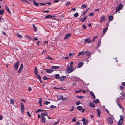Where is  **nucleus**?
<instances>
[{"label": "nucleus", "mask_w": 125, "mask_h": 125, "mask_svg": "<svg viewBox=\"0 0 125 125\" xmlns=\"http://www.w3.org/2000/svg\"><path fill=\"white\" fill-rule=\"evenodd\" d=\"M121 118L118 122V125H121L123 121L124 116L123 115H120Z\"/></svg>", "instance_id": "f257e3e1"}, {"label": "nucleus", "mask_w": 125, "mask_h": 125, "mask_svg": "<svg viewBox=\"0 0 125 125\" xmlns=\"http://www.w3.org/2000/svg\"><path fill=\"white\" fill-rule=\"evenodd\" d=\"M67 72L68 73H70L73 71V70L72 69L73 68H70L69 65H67Z\"/></svg>", "instance_id": "f03ea898"}, {"label": "nucleus", "mask_w": 125, "mask_h": 125, "mask_svg": "<svg viewBox=\"0 0 125 125\" xmlns=\"http://www.w3.org/2000/svg\"><path fill=\"white\" fill-rule=\"evenodd\" d=\"M107 121L110 124H112L113 123V120L112 117H108L107 118Z\"/></svg>", "instance_id": "7ed1b4c3"}, {"label": "nucleus", "mask_w": 125, "mask_h": 125, "mask_svg": "<svg viewBox=\"0 0 125 125\" xmlns=\"http://www.w3.org/2000/svg\"><path fill=\"white\" fill-rule=\"evenodd\" d=\"M123 7V6L122 4L118 5V7L116 8V11L117 12L120 10Z\"/></svg>", "instance_id": "20e7f679"}, {"label": "nucleus", "mask_w": 125, "mask_h": 125, "mask_svg": "<svg viewBox=\"0 0 125 125\" xmlns=\"http://www.w3.org/2000/svg\"><path fill=\"white\" fill-rule=\"evenodd\" d=\"M21 106V111L22 113H23L24 111V107L23 103H21L20 104Z\"/></svg>", "instance_id": "39448f33"}, {"label": "nucleus", "mask_w": 125, "mask_h": 125, "mask_svg": "<svg viewBox=\"0 0 125 125\" xmlns=\"http://www.w3.org/2000/svg\"><path fill=\"white\" fill-rule=\"evenodd\" d=\"M82 121L83 122V124L84 125H86L88 123V120H86L85 118H83L82 120Z\"/></svg>", "instance_id": "423d86ee"}, {"label": "nucleus", "mask_w": 125, "mask_h": 125, "mask_svg": "<svg viewBox=\"0 0 125 125\" xmlns=\"http://www.w3.org/2000/svg\"><path fill=\"white\" fill-rule=\"evenodd\" d=\"M43 69L46 70L47 73H51L53 71V70L52 69Z\"/></svg>", "instance_id": "0eeeda50"}, {"label": "nucleus", "mask_w": 125, "mask_h": 125, "mask_svg": "<svg viewBox=\"0 0 125 125\" xmlns=\"http://www.w3.org/2000/svg\"><path fill=\"white\" fill-rule=\"evenodd\" d=\"M105 20V17L104 15L102 16L100 20V22H102L103 21H104Z\"/></svg>", "instance_id": "6e6552de"}, {"label": "nucleus", "mask_w": 125, "mask_h": 125, "mask_svg": "<svg viewBox=\"0 0 125 125\" xmlns=\"http://www.w3.org/2000/svg\"><path fill=\"white\" fill-rule=\"evenodd\" d=\"M91 42V40L89 38H87L84 40V42L86 43H89Z\"/></svg>", "instance_id": "1a4fd4ad"}, {"label": "nucleus", "mask_w": 125, "mask_h": 125, "mask_svg": "<svg viewBox=\"0 0 125 125\" xmlns=\"http://www.w3.org/2000/svg\"><path fill=\"white\" fill-rule=\"evenodd\" d=\"M19 62H17L14 65L15 68V70H17L19 66Z\"/></svg>", "instance_id": "9d476101"}, {"label": "nucleus", "mask_w": 125, "mask_h": 125, "mask_svg": "<svg viewBox=\"0 0 125 125\" xmlns=\"http://www.w3.org/2000/svg\"><path fill=\"white\" fill-rule=\"evenodd\" d=\"M23 68V66L22 64H21L20 67L19 69L18 73H19L22 71Z\"/></svg>", "instance_id": "9b49d317"}, {"label": "nucleus", "mask_w": 125, "mask_h": 125, "mask_svg": "<svg viewBox=\"0 0 125 125\" xmlns=\"http://www.w3.org/2000/svg\"><path fill=\"white\" fill-rule=\"evenodd\" d=\"M86 54L87 56H90L91 54L88 51H86L85 52V54Z\"/></svg>", "instance_id": "f8f14e48"}, {"label": "nucleus", "mask_w": 125, "mask_h": 125, "mask_svg": "<svg viewBox=\"0 0 125 125\" xmlns=\"http://www.w3.org/2000/svg\"><path fill=\"white\" fill-rule=\"evenodd\" d=\"M57 98L59 100L62 98L63 96L61 94H59L57 96Z\"/></svg>", "instance_id": "ddd939ff"}, {"label": "nucleus", "mask_w": 125, "mask_h": 125, "mask_svg": "<svg viewBox=\"0 0 125 125\" xmlns=\"http://www.w3.org/2000/svg\"><path fill=\"white\" fill-rule=\"evenodd\" d=\"M84 54L85 52L84 51H82L79 53L78 55H77V57H78L81 55H84Z\"/></svg>", "instance_id": "4468645a"}, {"label": "nucleus", "mask_w": 125, "mask_h": 125, "mask_svg": "<svg viewBox=\"0 0 125 125\" xmlns=\"http://www.w3.org/2000/svg\"><path fill=\"white\" fill-rule=\"evenodd\" d=\"M90 94L92 96V98L93 99H95V97L94 95V94L93 93L92 91H90Z\"/></svg>", "instance_id": "2eb2a0df"}, {"label": "nucleus", "mask_w": 125, "mask_h": 125, "mask_svg": "<svg viewBox=\"0 0 125 125\" xmlns=\"http://www.w3.org/2000/svg\"><path fill=\"white\" fill-rule=\"evenodd\" d=\"M45 118L44 117H42L41 121L43 123H44L45 122Z\"/></svg>", "instance_id": "dca6fc26"}, {"label": "nucleus", "mask_w": 125, "mask_h": 125, "mask_svg": "<svg viewBox=\"0 0 125 125\" xmlns=\"http://www.w3.org/2000/svg\"><path fill=\"white\" fill-rule=\"evenodd\" d=\"M71 34L69 33L66 34L64 38V39H66L69 38L71 35Z\"/></svg>", "instance_id": "f3484780"}, {"label": "nucleus", "mask_w": 125, "mask_h": 125, "mask_svg": "<svg viewBox=\"0 0 125 125\" xmlns=\"http://www.w3.org/2000/svg\"><path fill=\"white\" fill-rule=\"evenodd\" d=\"M97 111L98 114L97 116L99 117L101 113V110L100 109H97Z\"/></svg>", "instance_id": "a211bd4d"}, {"label": "nucleus", "mask_w": 125, "mask_h": 125, "mask_svg": "<svg viewBox=\"0 0 125 125\" xmlns=\"http://www.w3.org/2000/svg\"><path fill=\"white\" fill-rule=\"evenodd\" d=\"M108 18L109 19V21H111L113 20V17L112 16H108Z\"/></svg>", "instance_id": "6ab92c4d"}, {"label": "nucleus", "mask_w": 125, "mask_h": 125, "mask_svg": "<svg viewBox=\"0 0 125 125\" xmlns=\"http://www.w3.org/2000/svg\"><path fill=\"white\" fill-rule=\"evenodd\" d=\"M89 105L91 107H95V105L92 103H89Z\"/></svg>", "instance_id": "aec40b11"}, {"label": "nucleus", "mask_w": 125, "mask_h": 125, "mask_svg": "<svg viewBox=\"0 0 125 125\" xmlns=\"http://www.w3.org/2000/svg\"><path fill=\"white\" fill-rule=\"evenodd\" d=\"M66 78V76H61L59 78V79L61 81H63V80L65 79Z\"/></svg>", "instance_id": "412c9836"}, {"label": "nucleus", "mask_w": 125, "mask_h": 125, "mask_svg": "<svg viewBox=\"0 0 125 125\" xmlns=\"http://www.w3.org/2000/svg\"><path fill=\"white\" fill-rule=\"evenodd\" d=\"M83 62L79 63L78 65V67L79 68L81 67L83 65Z\"/></svg>", "instance_id": "4be33fe9"}, {"label": "nucleus", "mask_w": 125, "mask_h": 125, "mask_svg": "<svg viewBox=\"0 0 125 125\" xmlns=\"http://www.w3.org/2000/svg\"><path fill=\"white\" fill-rule=\"evenodd\" d=\"M46 111V110H42L39 109H38V110H36L35 111V112L36 113H37L39 112Z\"/></svg>", "instance_id": "5701e85b"}, {"label": "nucleus", "mask_w": 125, "mask_h": 125, "mask_svg": "<svg viewBox=\"0 0 125 125\" xmlns=\"http://www.w3.org/2000/svg\"><path fill=\"white\" fill-rule=\"evenodd\" d=\"M5 7L6 10L8 12H9L10 13H11V12L9 10L7 6L5 5Z\"/></svg>", "instance_id": "b1692460"}, {"label": "nucleus", "mask_w": 125, "mask_h": 125, "mask_svg": "<svg viewBox=\"0 0 125 125\" xmlns=\"http://www.w3.org/2000/svg\"><path fill=\"white\" fill-rule=\"evenodd\" d=\"M53 16L51 15H47L45 17V19H47L48 18H52L53 17Z\"/></svg>", "instance_id": "393cba45"}, {"label": "nucleus", "mask_w": 125, "mask_h": 125, "mask_svg": "<svg viewBox=\"0 0 125 125\" xmlns=\"http://www.w3.org/2000/svg\"><path fill=\"white\" fill-rule=\"evenodd\" d=\"M47 115V113H42L41 114V115L42 117H44V116H46Z\"/></svg>", "instance_id": "a878e982"}, {"label": "nucleus", "mask_w": 125, "mask_h": 125, "mask_svg": "<svg viewBox=\"0 0 125 125\" xmlns=\"http://www.w3.org/2000/svg\"><path fill=\"white\" fill-rule=\"evenodd\" d=\"M60 68V67L59 66H52V68L53 69H58L59 68Z\"/></svg>", "instance_id": "bb28decb"}, {"label": "nucleus", "mask_w": 125, "mask_h": 125, "mask_svg": "<svg viewBox=\"0 0 125 125\" xmlns=\"http://www.w3.org/2000/svg\"><path fill=\"white\" fill-rule=\"evenodd\" d=\"M34 73L35 75H37L38 73L36 67H35Z\"/></svg>", "instance_id": "cd10ccee"}, {"label": "nucleus", "mask_w": 125, "mask_h": 125, "mask_svg": "<svg viewBox=\"0 0 125 125\" xmlns=\"http://www.w3.org/2000/svg\"><path fill=\"white\" fill-rule=\"evenodd\" d=\"M99 102V100L98 99H96V100H94L93 102L95 103H97Z\"/></svg>", "instance_id": "c85d7f7f"}, {"label": "nucleus", "mask_w": 125, "mask_h": 125, "mask_svg": "<svg viewBox=\"0 0 125 125\" xmlns=\"http://www.w3.org/2000/svg\"><path fill=\"white\" fill-rule=\"evenodd\" d=\"M87 17V16H84L83 18L82 21V22H83L86 19Z\"/></svg>", "instance_id": "c756f323"}, {"label": "nucleus", "mask_w": 125, "mask_h": 125, "mask_svg": "<svg viewBox=\"0 0 125 125\" xmlns=\"http://www.w3.org/2000/svg\"><path fill=\"white\" fill-rule=\"evenodd\" d=\"M77 109L79 111H80L82 108V107L81 106H79L77 107Z\"/></svg>", "instance_id": "7c9ffc66"}, {"label": "nucleus", "mask_w": 125, "mask_h": 125, "mask_svg": "<svg viewBox=\"0 0 125 125\" xmlns=\"http://www.w3.org/2000/svg\"><path fill=\"white\" fill-rule=\"evenodd\" d=\"M4 9H3L2 10H0V14L2 15L3 14L4 12Z\"/></svg>", "instance_id": "2f4dec72"}, {"label": "nucleus", "mask_w": 125, "mask_h": 125, "mask_svg": "<svg viewBox=\"0 0 125 125\" xmlns=\"http://www.w3.org/2000/svg\"><path fill=\"white\" fill-rule=\"evenodd\" d=\"M33 3L34 5L36 6H38L39 5V4L38 3L35 2V0H32Z\"/></svg>", "instance_id": "473e14b6"}, {"label": "nucleus", "mask_w": 125, "mask_h": 125, "mask_svg": "<svg viewBox=\"0 0 125 125\" xmlns=\"http://www.w3.org/2000/svg\"><path fill=\"white\" fill-rule=\"evenodd\" d=\"M37 78L39 80H40L41 79V77L40 76L39 74L36 75Z\"/></svg>", "instance_id": "72a5a7b5"}, {"label": "nucleus", "mask_w": 125, "mask_h": 125, "mask_svg": "<svg viewBox=\"0 0 125 125\" xmlns=\"http://www.w3.org/2000/svg\"><path fill=\"white\" fill-rule=\"evenodd\" d=\"M108 29L107 27H106L103 30V32L104 33H105L106 31Z\"/></svg>", "instance_id": "f704fd0d"}, {"label": "nucleus", "mask_w": 125, "mask_h": 125, "mask_svg": "<svg viewBox=\"0 0 125 125\" xmlns=\"http://www.w3.org/2000/svg\"><path fill=\"white\" fill-rule=\"evenodd\" d=\"M10 103L11 104H13L14 103V100L11 99L10 100Z\"/></svg>", "instance_id": "c9c22d12"}, {"label": "nucleus", "mask_w": 125, "mask_h": 125, "mask_svg": "<svg viewBox=\"0 0 125 125\" xmlns=\"http://www.w3.org/2000/svg\"><path fill=\"white\" fill-rule=\"evenodd\" d=\"M48 59L49 60H53V59L52 58V57H47L45 59Z\"/></svg>", "instance_id": "e433bc0d"}, {"label": "nucleus", "mask_w": 125, "mask_h": 125, "mask_svg": "<svg viewBox=\"0 0 125 125\" xmlns=\"http://www.w3.org/2000/svg\"><path fill=\"white\" fill-rule=\"evenodd\" d=\"M60 77V75L58 74H57L55 75V77L57 79H58Z\"/></svg>", "instance_id": "4c0bfd02"}, {"label": "nucleus", "mask_w": 125, "mask_h": 125, "mask_svg": "<svg viewBox=\"0 0 125 125\" xmlns=\"http://www.w3.org/2000/svg\"><path fill=\"white\" fill-rule=\"evenodd\" d=\"M32 26L33 27V28L35 30V31H37V28L35 27V26L33 24Z\"/></svg>", "instance_id": "58836bf2"}, {"label": "nucleus", "mask_w": 125, "mask_h": 125, "mask_svg": "<svg viewBox=\"0 0 125 125\" xmlns=\"http://www.w3.org/2000/svg\"><path fill=\"white\" fill-rule=\"evenodd\" d=\"M17 37L19 38H21L22 37V36L21 35H20L18 33H17Z\"/></svg>", "instance_id": "ea45409f"}, {"label": "nucleus", "mask_w": 125, "mask_h": 125, "mask_svg": "<svg viewBox=\"0 0 125 125\" xmlns=\"http://www.w3.org/2000/svg\"><path fill=\"white\" fill-rule=\"evenodd\" d=\"M42 98H39V104L42 103Z\"/></svg>", "instance_id": "a19ab883"}, {"label": "nucleus", "mask_w": 125, "mask_h": 125, "mask_svg": "<svg viewBox=\"0 0 125 125\" xmlns=\"http://www.w3.org/2000/svg\"><path fill=\"white\" fill-rule=\"evenodd\" d=\"M74 55L73 53H70L69 54V57H73Z\"/></svg>", "instance_id": "79ce46f5"}, {"label": "nucleus", "mask_w": 125, "mask_h": 125, "mask_svg": "<svg viewBox=\"0 0 125 125\" xmlns=\"http://www.w3.org/2000/svg\"><path fill=\"white\" fill-rule=\"evenodd\" d=\"M78 14L77 13H76L74 14V16L75 17H77L78 16Z\"/></svg>", "instance_id": "37998d69"}, {"label": "nucleus", "mask_w": 125, "mask_h": 125, "mask_svg": "<svg viewBox=\"0 0 125 125\" xmlns=\"http://www.w3.org/2000/svg\"><path fill=\"white\" fill-rule=\"evenodd\" d=\"M73 62H71L70 65V68H73V67L72 66V65H73Z\"/></svg>", "instance_id": "c03bdc74"}, {"label": "nucleus", "mask_w": 125, "mask_h": 125, "mask_svg": "<svg viewBox=\"0 0 125 125\" xmlns=\"http://www.w3.org/2000/svg\"><path fill=\"white\" fill-rule=\"evenodd\" d=\"M26 36V38H27L29 39L30 40H31V38L29 36Z\"/></svg>", "instance_id": "a18cd8bd"}, {"label": "nucleus", "mask_w": 125, "mask_h": 125, "mask_svg": "<svg viewBox=\"0 0 125 125\" xmlns=\"http://www.w3.org/2000/svg\"><path fill=\"white\" fill-rule=\"evenodd\" d=\"M50 102L46 101L44 102V104L47 105L48 104H50Z\"/></svg>", "instance_id": "49530a36"}, {"label": "nucleus", "mask_w": 125, "mask_h": 125, "mask_svg": "<svg viewBox=\"0 0 125 125\" xmlns=\"http://www.w3.org/2000/svg\"><path fill=\"white\" fill-rule=\"evenodd\" d=\"M80 104V102L79 101H78L76 102V105H78Z\"/></svg>", "instance_id": "de8ad7c7"}, {"label": "nucleus", "mask_w": 125, "mask_h": 125, "mask_svg": "<svg viewBox=\"0 0 125 125\" xmlns=\"http://www.w3.org/2000/svg\"><path fill=\"white\" fill-rule=\"evenodd\" d=\"M97 38V36H94V37L93 38V40L92 41V42L94 41L95 39H96Z\"/></svg>", "instance_id": "09e8293b"}, {"label": "nucleus", "mask_w": 125, "mask_h": 125, "mask_svg": "<svg viewBox=\"0 0 125 125\" xmlns=\"http://www.w3.org/2000/svg\"><path fill=\"white\" fill-rule=\"evenodd\" d=\"M50 107L51 108H56V106L53 105H51L50 106Z\"/></svg>", "instance_id": "8fccbe9b"}, {"label": "nucleus", "mask_w": 125, "mask_h": 125, "mask_svg": "<svg viewBox=\"0 0 125 125\" xmlns=\"http://www.w3.org/2000/svg\"><path fill=\"white\" fill-rule=\"evenodd\" d=\"M82 7L84 8L86 7V6L85 4H83L82 5Z\"/></svg>", "instance_id": "3c124183"}, {"label": "nucleus", "mask_w": 125, "mask_h": 125, "mask_svg": "<svg viewBox=\"0 0 125 125\" xmlns=\"http://www.w3.org/2000/svg\"><path fill=\"white\" fill-rule=\"evenodd\" d=\"M83 97V96H77V97L78 98L80 99H82Z\"/></svg>", "instance_id": "603ef678"}, {"label": "nucleus", "mask_w": 125, "mask_h": 125, "mask_svg": "<svg viewBox=\"0 0 125 125\" xmlns=\"http://www.w3.org/2000/svg\"><path fill=\"white\" fill-rule=\"evenodd\" d=\"M43 79L46 80L47 79H48L47 78L46 76H44L43 77Z\"/></svg>", "instance_id": "864d4df0"}, {"label": "nucleus", "mask_w": 125, "mask_h": 125, "mask_svg": "<svg viewBox=\"0 0 125 125\" xmlns=\"http://www.w3.org/2000/svg\"><path fill=\"white\" fill-rule=\"evenodd\" d=\"M70 4V2L69 1H68L67 2V3L66 4V6H67L69 4Z\"/></svg>", "instance_id": "5fc2aeb1"}, {"label": "nucleus", "mask_w": 125, "mask_h": 125, "mask_svg": "<svg viewBox=\"0 0 125 125\" xmlns=\"http://www.w3.org/2000/svg\"><path fill=\"white\" fill-rule=\"evenodd\" d=\"M38 39L37 37L35 38L34 39L32 40V41H34L35 40H38Z\"/></svg>", "instance_id": "6e6d98bb"}, {"label": "nucleus", "mask_w": 125, "mask_h": 125, "mask_svg": "<svg viewBox=\"0 0 125 125\" xmlns=\"http://www.w3.org/2000/svg\"><path fill=\"white\" fill-rule=\"evenodd\" d=\"M82 91V90H80L76 91L75 93H79L80 92H81Z\"/></svg>", "instance_id": "4d7b16f0"}, {"label": "nucleus", "mask_w": 125, "mask_h": 125, "mask_svg": "<svg viewBox=\"0 0 125 125\" xmlns=\"http://www.w3.org/2000/svg\"><path fill=\"white\" fill-rule=\"evenodd\" d=\"M94 15V13L93 12L90 13L89 15V16H93Z\"/></svg>", "instance_id": "13d9d810"}, {"label": "nucleus", "mask_w": 125, "mask_h": 125, "mask_svg": "<svg viewBox=\"0 0 125 125\" xmlns=\"http://www.w3.org/2000/svg\"><path fill=\"white\" fill-rule=\"evenodd\" d=\"M89 8H88L87 10H86L83 13V15L86 12L88 11V10H89Z\"/></svg>", "instance_id": "bf43d9fd"}, {"label": "nucleus", "mask_w": 125, "mask_h": 125, "mask_svg": "<svg viewBox=\"0 0 125 125\" xmlns=\"http://www.w3.org/2000/svg\"><path fill=\"white\" fill-rule=\"evenodd\" d=\"M27 113L28 114V115L30 117L31 116V115L29 112H27Z\"/></svg>", "instance_id": "052dcab7"}, {"label": "nucleus", "mask_w": 125, "mask_h": 125, "mask_svg": "<svg viewBox=\"0 0 125 125\" xmlns=\"http://www.w3.org/2000/svg\"><path fill=\"white\" fill-rule=\"evenodd\" d=\"M28 90L29 91H30L31 90V87H29L28 88Z\"/></svg>", "instance_id": "680f3d73"}, {"label": "nucleus", "mask_w": 125, "mask_h": 125, "mask_svg": "<svg viewBox=\"0 0 125 125\" xmlns=\"http://www.w3.org/2000/svg\"><path fill=\"white\" fill-rule=\"evenodd\" d=\"M75 117H74L73 119L72 120V121L73 122H75L76 121V120L75 119Z\"/></svg>", "instance_id": "e2e57ef3"}, {"label": "nucleus", "mask_w": 125, "mask_h": 125, "mask_svg": "<svg viewBox=\"0 0 125 125\" xmlns=\"http://www.w3.org/2000/svg\"><path fill=\"white\" fill-rule=\"evenodd\" d=\"M82 27H83V28L84 29H86V26L84 25H82Z\"/></svg>", "instance_id": "0e129e2a"}, {"label": "nucleus", "mask_w": 125, "mask_h": 125, "mask_svg": "<svg viewBox=\"0 0 125 125\" xmlns=\"http://www.w3.org/2000/svg\"><path fill=\"white\" fill-rule=\"evenodd\" d=\"M3 118V116L2 115H0V120H2Z\"/></svg>", "instance_id": "69168bd1"}, {"label": "nucleus", "mask_w": 125, "mask_h": 125, "mask_svg": "<svg viewBox=\"0 0 125 125\" xmlns=\"http://www.w3.org/2000/svg\"><path fill=\"white\" fill-rule=\"evenodd\" d=\"M59 122V121L58 122H55V123L54 124H53V125H56V124H57Z\"/></svg>", "instance_id": "338daca9"}, {"label": "nucleus", "mask_w": 125, "mask_h": 125, "mask_svg": "<svg viewBox=\"0 0 125 125\" xmlns=\"http://www.w3.org/2000/svg\"><path fill=\"white\" fill-rule=\"evenodd\" d=\"M80 123L79 122H76V125H80Z\"/></svg>", "instance_id": "774afa93"}]
</instances>
